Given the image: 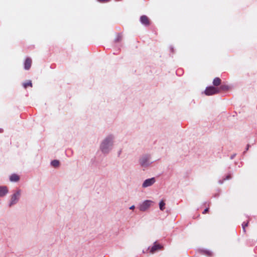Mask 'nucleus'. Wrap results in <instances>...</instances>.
Wrapping results in <instances>:
<instances>
[{"instance_id":"obj_13","label":"nucleus","mask_w":257,"mask_h":257,"mask_svg":"<svg viewBox=\"0 0 257 257\" xmlns=\"http://www.w3.org/2000/svg\"><path fill=\"white\" fill-rule=\"evenodd\" d=\"M218 89L219 90V92H220L222 91H226V90H228L229 88V87H228V86H227L226 85L222 84V85H221L220 86V87H218Z\"/></svg>"},{"instance_id":"obj_4","label":"nucleus","mask_w":257,"mask_h":257,"mask_svg":"<svg viewBox=\"0 0 257 257\" xmlns=\"http://www.w3.org/2000/svg\"><path fill=\"white\" fill-rule=\"evenodd\" d=\"M163 248V246L160 244L158 243L157 242H154V245L150 249V252L152 254L156 251L162 250Z\"/></svg>"},{"instance_id":"obj_7","label":"nucleus","mask_w":257,"mask_h":257,"mask_svg":"<svg viewBox=\"0 0 257 257\" xmlns=\"http://www.w3.org/2000/svg\"><path fill=\"white\" fill-rule=\"evenodd\" d=\"M140 21H141V23L145 26L150 25V20L148 18V17L145 15H144V16H142L141 17Z\"/></svg>"},{"instance_id":"obj_10","label":"nucleus","mask_w":257,"mask_h":257,"mask_svg":"<svg viewBox=\"0 0 257 257\" xmlns=\"http://www.w3.org/2000/svg\"><path fill=\"white\" fill-rule=\"evenodd\" d=\"M8 192V188L6 186L0 187V197H3Z\"/></svg>"},{"instance_id":"obj_17","label":"nucleus","mask_w":257,"mask_h":257,"mask_svg":"<svg viewBox=\"0 0 257 257\" xmlns=\"http://www.w3.org/2000/svg\"><path fill=\"white\" fill-rule=\"evenodd\" d=\"M121 39H122V35L120 34H118L116 36L115 41L117 42H119L121 40Z\"/></svg>"},{"instance_id":"obj_9","label":"nucleus","mask_w":257,"mask_h":257,"mask_svg":"<svg viewBox=\"0 0 257 257\" xmlns=\"http://www.w3.org/2000/svg\"><path fill=\"white\" fill-rule=\"evenodd\" d=\"M32 61L30 58H27L24 63V68L26 70H29L31 66Z\"/></svg>"},{"instance_id":"obj_1","label":"nucleus","mask_w":257,"mask_h":257,"mask_svg":"<svg viewBox=\"0 0 257 257\" xmlns=\"http://www.w3.org/2000/svg\"><path fill=\"white\" fill-rule=\"evenodd\" d=\"M112 137H109L106 138L101 145V150L103 153H107L109 148L112 145Z\"/></svg>"},{"instance_id":"obj_16","label":"nucleus","mask_w":257,"mask_h":257,"mask_svg":"<svg viewBox=\"0 0 257 257\" xmlns=\"http://www.w3.org/2000/svg\"><path fill=\"white\" fill-rule=\"evenodd\" d=\"M23 86L25 88H27L28 86H32V84L31 81H28L27 82L24 83Z\"/></svg>"},{"instance_id":"obj_2","label":"nucleus","mask_w":257,"mask_h":257,"mask_svg":"<svg viewBox=\"0 0 257 257\" xmlns=\"http://www.w3.org/2000/svg\"><path fill=\"white\" fill-rule=\"evenodd\" d=\"M204 93L206 95H212L219 93V90L218 89V87H215L214 86H209L206 88Z\"/></svg>"},{"instance_id":"obj_12","label":"nucleus","mask_w":257,"mask_h":257,"mask_svg":"<svg viewBox=\"0 0 257 257\" xmlns=\"http://www.w3.org/2000/svg\"><path fill=\"white\" fill-rule=\"evenodd\" d=\"M10 179L12 182H17L19 180L20 177L18 175L14 174L10 176Z\"/></svg>"},{"instance_id":"obj_3","label":"nucleus","mask_w":257,"mask_h":257,"mask_svg":"<svg viewBox=\"0 0 257 257\" xmlns=\"http://www.w3.org/2000/svg\"><path fill=\"white\" fill-rule=\"evenodd\" d=\"M20 195H21V190H18L16 193L12 195V196L11 197V202L10 204V206H11L13 204H16L18 202Z\"/></svg>"},{"instance_id":"obj_14","label":"nucleus","mask_w":257,"mask_h":257,"mask_svg":"<svg viewBox=\"0 0 257 257\" xmlns=\"http://www.w3.org/2000/svg\"><path fill=\"white\" fill-rule=\"evenodd\" d=\"M51 165L54 167H57L59 165V162L56 160H53L51 162Z\"/></svg>"},{"instance_id":"obj_21","label":"nucleus","mask_w":257,"mask_h":257,"mask_svg":"<svg viewBox=\"0 0 257 257\" xmlns=\"http://www.w3.org/2000/svg\"><path fill=\"white\" fill-rule=\"evenodd\" d=\"M134 208H135V206L134 205H132V206H131L130 207V209H134Z\"/></svg>"},{"instance_id":"obj_15","label":"nucleus","mask_w":257,"mask_h":257,"mask_svg":"<svg viewBox=\"0 0 257 257\" xmlns=\"http://www.w3.org/2000/svg\"><path fill=\"white\" fill-rule=\"evenodd\" d=\"M165 203L163 200H162L159 203V207L160 210H163L165 209Z\"/></svg>"},{"instance_id":"obj_5","label":"nucleus","mask_w":257,"mask_h":257,"mask_svg":"<svg viewBox=\"0 0 257 257\" xmlns=\"http://www.w3.org/2000/svg\"><path fill=\"white\" fill-rule=\"evenodd\" d=\"M152 202L150 200L144 201L140 206V210L144 211L148 209L151 206Z\"/></svg>"},{"instance_id":"obj_6","label":"nucleus","mask_w":257,"mask_h":257,"mask_svg":"<svg viewBox=\"0 0 257 257\" xmlns=\"http://www.w3.org/2000/svg\"><path fill=\"white\" fill-rule=\"evenodd\" d=\"M156 181L155 178H152L146 180L143 184V187L146 188L154 184Z\"/></svg>"},{"instance_id":"obj_8","label":"nucleus","mask_w":257,"mask_h":257,"mask_svg":"<svg viewBox=\"0 0 257 257\" xmlns=\"http://www.w3.org/2000/svg\"><path fill=\"white\" fill-rule=\"evenodd\" d=\"M140 164L142 167H146L149 164V157H144L140 160Z\"/></svg>"},{"instance_id":"obj_20","label":"nucleus","mask_w":257,"mask_h":257,"mask_svg":"<svg viewBox=\"0 0 257 257\" xmlns=\"http://www.w3.org/2000/svg\"><path fill=\"white\" fill-rule=\"evenodd\" d=\"M209 208L208 207V208H206L202 212V214H205L206 213H207L208 211H209Z\"/></svg>"},{"instance_id":"obj_19","label":"nucleus","mask_w":257,"mask_h":257,"mask_svg":"<svg viewBox=\"0 0 257 257\" xmlns=\"http://www.w3.org/2000/svg\"><path fill=\"white\" fill-rule=\"evenodd\" d=\"M98 2L102 3H108L110 1V0H97Z\"/></svg>"},{"instance_id":"obj_11","label":"nucleus","mask_w":257,"mask_h":257,"mask_svg":"<svg viewBox=\"0 0 257 257\" xmlns=\"http://www.w3.org/2000/svg\"><path fill=\"white\" fill-rule=\"evenodd\" d=\"M221 83V80L219 77H215L213 81V84L214 86H218Z\"/></svg>"},{"instance_id":"obj_18","label":"nucleus","mask_w":257,"mask_h":257,"mask_svg":"<svg viewBox=\"0 0 257 257\" xmlns=\"http://www.w3.org/2000/svg\"><path fill=\"white\" fill-rule=\"evenodd\" d=\"M248 222H243L242 224V228H243V231L244 232H245V228L248 226Z\"/></svg>"}]
</instances>
